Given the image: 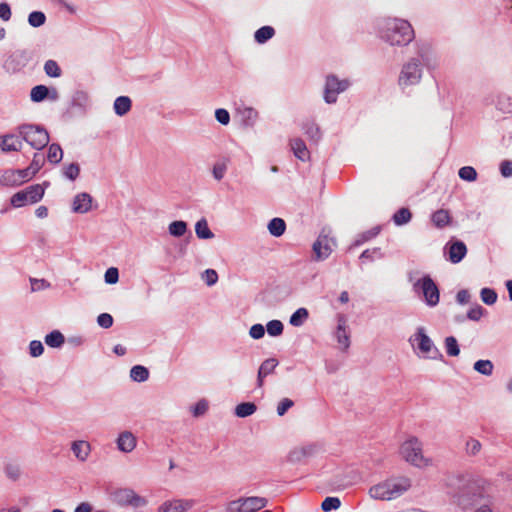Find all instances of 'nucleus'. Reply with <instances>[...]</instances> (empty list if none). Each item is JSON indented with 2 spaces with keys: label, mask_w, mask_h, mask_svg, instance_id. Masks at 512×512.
Returning <instances> with one entry per match:
<instances>
[{
  "label": "nucleus",
  "mask_w": 512,
  "mask_h": 512,
  "mask_svg": "<svg viewBox=\"0 0 512 512\" xmlns=\"http://www.w3.org/2000/svg\"><path fill=\"white\" fill-rule=\"evenodd\" d=\"M438 66L439 59L432 47L427 43H417L416 55L409 57L401 66L398 86L402 90L416 86L422 81L424 68L432 71Z\"/></svg>",
  "instance_id": "f257e3e1"
},
{
  "label": "nucleus",
  "mask_w": 512,
  "mask_h": 512,
  "mask_svg": "<svg viewBox=\"0 0 512 512\" xmlns=\"http://www.w3.org/2000/svg\"><path fill=\"white\" fill-rule=\"evenodd\" d=\"M377 34L382 41L392 47H405L415 38L411 24L401 18L386 17L378 20Z\"/></svg>",
  "instance_id": "f03ea898"
},
{
  "label": "nucleus",
  "mask_w": 512,
  "mask_h": 512,
  "mask_svg": "<svg viewBox=\"0 0 512 512\" xmlns=\"http://www.w3.org/2000/svg\"><path fill=\"white\" fill-rule=\"evenodd\" d=\"M488 486V481L482 477L470 476L464 478L461 486L453 494V502L462 510H468L486 496Z\"/></svg>",
  "instance_id": "7ed1b4c3"
},
{
  "label": "nucleus",
  "mask_w": 512,
  "mask_h": 512,
  "mask_svg": "<svg viewBox=\"0 0 512 512\" xmlns=\"http://www.w3.org/2000/svg\"><path fill=\"white\" fill-rule=\"evenodd\" d=\"M410 486L408 478H391L370 487L369 496L375 500L389 501L401 496Z\"/></svg>",
  "instance_id": "20e7f679"
},
{
  "label": "nucleus",
  "mask_w": 512,
  "mask_h": 512,
  "mask_svg": "<svg viewBox=\"0 0 512 512\" xmlns=\"http://www.w3.org/2000/svg\"><path fill=\"white\" fill-rule=\"evenodd\" d=\"M422 450L423 443L415 436L409 437L400 447V453L406 462L418 468H426L432 465V459L425 457Z\"/></svg>",
  "instance_id": "39448f33"
},
{
  "label": "nucleus",
  "mask_w": 512,
  "mask_h": 512,
  "mask_svg": "<svg viewBox=\"0 0 512 512\" xmlns=\"http://www.w3.org/2000/svg\"><path fill=\"white\" fill-rule=\"evenodd\" d=\"M409 342L417 354L424 358L437 359L441 356L438 348L434 345L431 338L426 334L424 327H418L416 332L410 337Z\"/></svg>",
  "instance_id": "423d86ee"
},
{
  "label": "nucleus",
  "mask_w": 512,
  "mask_h": 512,
  "mask_svg": "<svg viewBox=\"0 0 512 512\" xmlns=\"http://www.w3.org/2000/svg\"><path fill=\"white\" fill-rule=\"evenodd\" d=\"M413 291L423 297L427 306L435 307L438 305L440 292L438 286L429 275H424L422 278L413 282Z\"/></svg>",
  "instance_id": "0eeeda50"
},
{
  "label": "nucleus",
  "mask_w": 512,
  "mask_h": 512,
  "mask_svg": "<svg viewBox=\"0 0 512 512\" xmlns=\"http://www.w3.org/2000/svg\"><path fill=\"white\" fill-rule=\"evenodd\" d=\"M19 134L32 148L41 150L49 143V134L41 126L24 124L19 127Z\"/></svg>",
  "instance_id": "6e6552de"
},
{
  "label": "nucleus",
  "mask_w": 512,
  "mask_h": 512,
  "mask_svg": "<svg viewBox=\"0 0 512 512\" xmlns=\"http://www.w3.org/2000/svg\"><path fill=\"white\" fill-rule=\"evenodd\" d=\"M267 504L268 500L264 497H240L228 502L226 512H257L265 508Z\"/></svg>",
  "instance_id": "1a4fd4ad"
},
{
  "label": "nucleus",
  "mask_w": 512,
  "mask_h": 512,
  "mask_svg": "<svg viewBox=\"0 0 512 512\" xmlns=\"http://www.w3.org/2000/svg\"><path fill=\"white\" fill-rule=\"evenodd\" d=\"M44 187L40 184L28 186L24 190L15 193L11 197V205L19 208L26 204H33L40 201L44 196Z\"/></svg>",
  "instance_id": "9d476101"
},
{
  "label": "nucleus",
  "mask_w": 512,
  "mask_h": 512,
  "mask_svg": "<svg viewBox=\"0 0 512 512\" xmlns=\"http://www.w3.org/2000/svg\"><path fill=\"white\" fill-rule=\"evenodd\" d=\"M350 86L347 79H339L335 75H328L325 80L323 98L327 104L337 102L338 95L345 92Z\"/></svg>",
  "instance_id": "9b49d317"
},
{
  "label": "nucleus",
  "mask_w": 512,
  "mask_h": 512,
  "mask_svg": "<svg viewBox=\"0 0 512 512\" xmlns=\"http://www.w3.org/2000/svg\"><path fill=\"white\" fill-rule=\"evenodd\" d=\"M333 337L337 341L338 347L341 351H348L351 345V334L347 317L344 314L337 315V326L333 332Z\"/></svg>",
  "instance_id": "f8f14e48"
},
{
  "label": "nucleus",
  "mask_w": 512,
  "mask_h": 512,
  "mask_svg": "<svg viewBox=\"0 0 512 512\" xmlns=\"http://www.w3.org/2000/svg\"><path fill=\"white\" fill-rule=\"evenodd\" d=\"M335 246L336 243L332 237L321 233L312 246L314 260L324 261L331 255Z\"/></svg>",
  "instance_id": "ddd939ff"
},
{
  "label": "nucleus",
  "mask_w": 512,
  "mask_h": 512,
  "mask_svg": "<svg viewBox=\"0 0 512 512\" xmlns=\"http://www.w3.org/2000/svg\"><path fill=\"white\" fill-rule=\"evenodd\" d=\"M30 60V53L27 50L13 52L4 62L3 68L9 73L20 71Z\"/></svg>",
  "instance_id": "4468645a"
},
{
  "label": "nucleus",
  "mask_w": 512,
  "mask_h": 512,
  "mask_svg": "<svg viewBox=\"0 0 512 512\" xmlns=\"http://www.w3.org/2000/svg\"><path fill=\"white\" fill-rule=\"evenodd\" d=\"M322 451V447L318 443H309L301 447L293 449L289 453V461L293 463L302 462L303 460L313 457Z\"/></svg>",
  "instance_id": "2eb2a0df"
},
{
  "label": "nucleus",
  "mask_w": 512,
  "mask_h": 512,
  "mask_svg": "<svg viewBox=\"0 0 512 512\" xmlns=\"http://www.w3.org/2000/svg\"><path fill=\"white\" fill-rule=\"evenodd\" d=\"M194 504L192 499H169L158 507L157 512H187Z\"/></svg>",
  "instance_id": "dca6fc26"
},
{
  "label": "nucleus",
  "mask_w": 512,
  "mask_h": 512,
  "mask_svg": "<svg viewBox=\"0 0 512 512\" xmlns=\"http://www.w3.org/2000/svg\"><path fill=\"white\" fill-rule=\"evenodd\" d=\"M115 442L117 449L123 453H130L137 446V438L130 431H123L119 433Z\"/></svg>",
  "instance_id": "f3484780"
},
{
  "label": "nucleus",
  "mask_w": 512,
  "mask_h": 512,
  "mask_svg": "<svg viewBox=\"0 0 512 512\" xmlns=\"http://www.w3.org/2000/svg\"><path fill=\"white\" fill-rule=\"evenodd\" d=\"M484 104H493L498 111L504 114L512 113V96L505 93H499L495 99L485 98Z\"/></svg>",
  "instance_id": "a211bd4d"
},
{
  "label": "nucleus",
  "mask_w": 512,
  "mask_h": 512,
  "mask_svg": "<svg viewBox=\"0 0 512 512\" xmlns=\"http://www.w3.org/2000/svg\"><path fill=\"white\" fill-rule=\"evenodd\" d=\"M91 101L88 92L76 90L71 95L70 106L77 111L84 113L90 107Z\"/></svg>",
  "instance_id": "6ab92c4d"
},
{
  "label": "nucleus",
  "mask_w": 512,
  "mask_h": 512,
  "mask_svg": "<svg viewBox=\"0 0 512 512\" xmlns=\"http://www.w3.org/2000/svg\"><path fill=\"white\" fill-rule=\"evenodd\" d=\"M71 451L79 462H86L91 454L92 447L88 441L75 440L71 443Z\"/></svg>",
  "instance_id": "aec40b11"
},
{
  "label": "nucleus",
  "mask_w": 512,
  "mask_h": 512,
  "mask_svg": "<svg viewBox=\"0 0 512 512\" xmlns=\"http://www.w3.org/2000/svg\"><path fill=\"white\" fill-rule=\"evenodd\" d=\"M92 197L90 194L82 192L77 194L72 203V210L75 213L84 214L92 208Z\"/></svg>",
  "instance_id": "412c9836"
},
{
  "label": "nucleus",
  "mask_w": 512,
  "mask_h": 512,
  "mask_svg": "<svg viewBox=\"0 0 512 512\" xmlns=\"http://www.w3.org/2000/svg\"><path fill=\"white\" fill-rule=\"evenodd\" d=\"M448 247V253H449V260L457 264L463 260V258L467 254V247L464 242L462 241H454L447 244Z\"/></svg>",
  "instance_id": "4be33fe9"
},
{
  "label": "nucleus",
  "mask_w": 512,
  "mask_h": 512,
  "mask_svg": "<svg viewBox=\"0 0 512 512\" xmlns=\"http://www.w3.org/2000/svg\"><path fill=\"white\" fill-rule=\"evenodd\" d=\"M238 116L243 127L252 128L257 123L259 114L252 107H242L238 109Z\"/></svg>",
  "instance_id": "5701e85b"
},
{
  "label": "nucleus",
  "mask_w": 512,
  "mask_h": 512,
  "mask_svg": "<svg viewBox=\"0 0 512 512\" xmlns=\"http://www.w3.org/2000/svg\"><path fill=\"white\" fill-rule=\"evenodd\" d=\"M0 148L3 152L20 151L22 148V140L20 137L13 134L0 136Z\"/></svg>",
  "instance_id": "b1692460"
},
{
  "label": "nucleus",
  "mask_w": 512,
  "mask_h": 512,
  "mask_svg": "<svg viewBox=\"0 0 512 512\" xmlns=\"http://www.w3.org/2000/svg\"><path fill=\"white\" fill-rule=\"evenodd\" d=\"M278 366V361L275 358H268L262 362L259 367L257 375V386L262 387L264 378L269 374L273 373L275 368Z\"/></svg>",
  "instance_id": "393cba45"
},
{
  "label": "nucleus",
  "mask_w": 512,
  "mask_h": 512,
  "mask_svg": "<svg viewBox=\"0 0 512 512\" xmlns=\"http://www.w3.org/2000/svg\"><path fill=\"white\" fill-rule=\"evenodd\" d=\"M132 107V101L128 96H119L115 99L113 109L116 115L122 117L126 115Z\"/></svg>",
  "instance_id": "a878e982"
},
{
  "label": "nucleus",
  "mask_w": 512,
  "mask_h": 512,
  "mask_svg": "<svg viewBox=\"0 0 512 512\" xmlns=\"http://www.w3.org/2000/svg\"><path fill=\"white\" fill-rule=\"evenodd\" d=\"M290 145L295 157L299 160L306 161L309 159V151L303 140L299 138L293 139L291 140Z\"/></svg>",
  "instance_id": "bb28decb"
},
{
  "label": "nucleus",
  "mask_w": 512,
  "mask_h": 512,
  "mask_svg": "<svg viewBox=\"0 0 512 512\" xmlns=\"http://www.w3.org/2000/svg\"><path fill=\"white\" fill-rule=\"evenodd\" d=\"M268 231L274 237H280L286 230V223L282 218L275 217L268 223Z\"/></svg>",
  "instance_id": "cd10ccee"
},
{
  "label": "nucleus",
  "mask_w": 512,
  "mask_h": 512,
  "mask_svg": "<svg viewBox=\"0 0 512 512\" xmlns=\"http://www.w3.org/2000/svg\"><path fill=\"white\" fill-rule=\"evenodd\" d=\"M431 220L437 228H444L450 223L451 217L447 210L439 209L432 214Z\"/></svg>",
  "instance_id": "c85d7f7f"
},
{
  "label": "nucleus",
  "mask_w": 512,
  "mask_h": 512,
  "mask_svg": "<svg viewBox=\"0 0 512 512\" xmlns=\"http://www.w3.org/2000/svg\"><path fill=\"white\" fill-rule=\"evenodd\" d=\"M195 233L199 239H211L214 237L213 232L208 226V222L205 218H201L195 224Z\"/></svg>",
  "instance_id": "c756f323"
},
{
  "label": "nucleus",
  "mask_w": 512,
  "mask_h": 512,
  "mask_svg": "<svg viewBox=\"0 0 512 512\" xmlns=\"http://www.w3.org/2000/svg\"><path fill=\"white\" fill-rule=\"evenodd\" d=\"M275 35V29L272 26H262L254 33V40L258 44H264Z\"/></svg>",
  "instance_id": "7c9ffc66"
},
{
  "label": "nucleus",
  "mask_w": 512,
  "mask_h": 512,
  "mask_svg": "<svg viewBox=\"0 0 512 512\" xmlns=\"http://www.w3.org/2000/svg\"><path fill=\"white\" fill-rule=\"evenodd\" d=\"M482 449V444L479 440L473 437H468L465 441L464 452L469 457H475L479 455Z\"/></svg>",
  "instance_id": "2f4dec72"
},
{
  "label": "nucleus",
  "mask_w": 512,
  "mask_h": 512,
  "mask_svg": "<svg viewBox=\"0 0 512 512\" xmlns=\"http://www.w3.org/2000/svg\"><path fill=\"white\" fill-rule=\"evenodd\" d=\"M130 378L135 382H145L149 378V370L142 365H135L130 369Z\"/></svg>",
  "instance_id": "473e14b6"
},
{
  "label": "nucleus",
  "mask_w": 512,
  "mask_h": 512,
  "mask_svg": "<svg viewBox=\"0 0 512 512\" xmlns=\"http://www.w3.org/2000/svg\"><path fill=\"white\" fill-rule=\"evenodd\" d=\"M257 406L253 402H243L236 406L235 415L239 418H245L254 414Z\"/></svg>",
  "instance_id": "72a5a7b5"
},
{
  "label": "nucleus",
  "mask_w": 512,
  "mask_h": 512,
  "mask_svg": "<svg viewBox=\"0 0 512 512\" xmlns=\"http://www.w3.org/2000/svg\"><path fill=\"white\" fill-rule=\"evenodd\" d=\"M49 95V88L45 85H36L30 91L32 102L39 103L45 100Z\"/></svg>",
  "instance_id": "f704fd0d"
},
{
  "label": "nucleus",
  "mask_w": 512,
  "mask_h": 512,
  "mask_svg": "<svg viewBox=\"0 0 512 512\" xmlns=\"http://www.w3.org/2000/svg\"><path fill=\"white\" fill-rule=\"evenodd\" d=\"M64 342L65 338L58 330H54L45 336V343L51 348H59Z\"/></svg>",
  "instance_id": "c9c22d12"
},
{
  "label": "nucleus",
  "mask_w": 512,
  "mask_h": 512,
  "mask_svg": "<svg viewBox=\"0 0 512 512\" xmlns=\"http://www.w3.org/2000/svg\"><path fill=\"white\" fill-rule=\"evenodd\" d=\"M0 185L6 187H14L20 185V180L18 179L16 173L12 169L5 170L0 177Z\"/></svg>",
  "instance_id": "e433bc0d"
},
{
  "label": "nucleus",
  "mask_w": 512,
  "mask_h": 512,
  "mask_svg": "<svg viewBox=\"0 0 512 512\" xmlns=\"http://www.w3.org/2000/svg\"><path fill=\"white\" fill-rule=\"evenodd\" d=\"M309 313L306 308H298L290 317L289 323L294 327H300L308 319Z\"/></svg>",
  "instance_id": "4c0bfd02"
},
{
  "label": "nucleus",
  "mask_w": 512,
  "mask_h": 512,
  "mask_svg": "<svg viewBox=\"0 0 512 512\" xmlns=\"http://www.w3.org/2000/svg\"><path fill=\"white\" fill-rule=\"evenodd\" d=\"M168 232L173 237H182L187 232V223L182 220H176L169 224Z\"/></svg>",
  "instance_id": "58836bf2"
},
{
  "label": "nucleus",
  "mask_w": 512,
  "mask_h": 512,
  "mask_svg": "<svg viewBox=\"0 0 512 512\" xmlns=\"http://www.w3.org/2000/svg\"><path fill=\"white\" fill-rule=\"evenodd\" d=\"M473 368L479 374L490 376L493 373L494 365L490 360H478L474 363Z\"/></svg>",
  "instance_id": "ea45409f"
},
{
  "label": "nucleus",
  "mask_w": 512,
  "mask_h": 512,
  "mask_svg": "<svg viewBox=\"0 0 512 512\" xmlns=\"http://www.w3.org/2000/svg\"><path fill=\"white\" fill-rule=\"evenodd\" d=\"M380 227L379 226H375L363 233H360L357 238L355 239V242H354V245L355 246H360L362 244H364L365 242H368L369 240L373 239L374 237H376L379 233H380Z\"/></svg>",
  "instance_id": "a19ab883"
},
{
  "label": "nucleus",
  "mask_w": 512,
  "mask_h": 512,
  "mask_svg": "<svg viewBox=\"0 0 512 512\" xmlns=\"http://www.w3.org/2000/svg\"><path fill=\"white\" fill-rule=\"evenodd\" d=\"M63 157V151L59 144L53 143L49 146L47 159L54 164H58Z\"/></svg>",
  "instance_id": "79ce46f5"
},
{
  "label": "nucleus",
  "mask_w": 512,
  "mask_h": 512,
  "mask_svg": "<svg viewBox=\"0 0 512 512\" xmlns=\"http://www.w3.org/2000/svg\"><path fill=\"white\" fill-rule=\"evenodd\" d=\"M412 214L408 208H401L393 215V221L396 225L407 224L411 220Z\"/></svg>",
  "instance_id": "37998d69"
},
{
  "label": "nucleus",
  "mask_w": 512,
  "mask_h": 512,
  "mask_svg": "<svg viewBox=\"0 0 512 512\" xmlns=\"http://www.w3.org/2000/svg\"><path fill=\"white\" fill-rule=\"evenodd\" d=\"M44 71L47 76L52 78H58L61 76L62 71L58 63L55 60H47L44 64Z\"/></svg>",
  "instance_id": "c03bdc74"
},
{
  "label": "nucleus",
  "mask_w": 512,
  "mask_h": 512,
  "mask_svg": "<svg viewBox=\"0 0 512 512\" xmlns=\"http://www.w3.org/2000/svg\"><path fill=\"white\" fill-rule=\"evenodd\" d=\"M46 22V15L41 11H33L28 15V23L34 28L41 27Z\"/></svg>",
  "instance_id": "a18cd8bd"
},
{
  "label": "nucleus",
  "mask_w": 512,
  "mask_h": 512,
  "mask_svg": "<svg viewBox=\"0 0 512 512\" xmlns=\"http://www.w3.org/2000/svg\"><path fill=\"white\" fill-rule=\"evenodd\" d=\"M266 329L270 336L277 337L283 333L284 325L280 320H271L267 323Z\"/></svg>",
  "instance_id": "49530a36"
},
{
  "label": "nucleus",
  "mask_w": 512,
  "mask_h": 512,
  "mask_svg": "<svg viewBox=\"0 0 512 512\" xmlns=\"http://www.w3.org/2000/svg\"><path fill=\"white\" fill-rule=\"evenodd\" d=\"M445 348L446 352L449 356H458L460 354L459 345L457 339L453 336H448L445 338Z\"/></svg>",
  "instance_id": "de8ad7c7"
},
{
  "label": "nucleus",
  "mask_w": 512,
  "mask_h": 512,
  "mask_svg": "<svg viewBox=\"0 0 512 512\" xmlns=\"http://www.w3.org/2000/svg\"><path fill=\"white\" fill-rule=\"evenodd\" d=\"M480 297L483 303L486 305H493L497 301V293L491 288H482L480 291Z\"/></svg>",
  "instance_id": "09e8293b"
},
{
  "label": "nucleus",
  "mask_w": 512,
  "mask_h": 512,
  "mask_svg": "<svg viewBox=\"0 0 512 512\" xmlns=\"http://www.w3.org/2000/svg\"><path fill=\"white\" fill-rule=\"evenodd\" d=\"M459 177L468 182L475 181L477 179V172L472 166H464L459 169Z\"/></svg>",
  "instance_id": "8fccbe9b"
},
{
  "label": "nucleus",
  "mask_w": 512,
  "mask_h": 512,
  "mask_svg": "<svg viewBox=\"0 0 512 512\" xmlns=\"http://www.w3.org/2000/svg\"><path fill=\"white\" fill-rule=\"evenodd\" d=\"M126 496V501L133 507H143L147 504L143 497L135 494L133 491H126Z\"/></svg>",
  "instance_id": "3c124183"
},
{
  "label": "nucleus",
  "mask_w": 512,
  "mask_h": 512,
  "mask_svg": "<svg viewBox=\"0 0 512 512\" xmlns=\"http://www.w3.org/2000/svg\"><path fill=\"white\" fill-rule=\"evenodd\" d=\"M305 134L312 140L317 142L321 137L320 128L315 123H307L304 126Z\"/></svg>",
  "instance_id": "603ef678"
},
{
  "label": "nucleus",
  "mask_w": 512,
  "mask_h": 512,
  "mask_svg": "<svg viewBox=\"0 0 512 512\" xmlns=\"http://www.w3.org/2000/svg\"><path fill=\"white\" fill-rule=\"evenodd\" d=\"M209 408L208 401L206 399L199 400L194 406L191 407V413L194 417L203 416Z\"/></svg>",
  "instance_id": "864d4df0"
},
{
  "label": "nucleus",
  "mask_w": 512,
  "mask_h": 512,
  "mask_svg": "<svg viewBox=\"0 0 512 512\" xmlns=\"http://www.w3.org/2000/svg\"><path fill=\"white\" fill-rule=\"evenodd\" d=\"M340 505L341 501L338 497H326L321 504V508L323 511L328 512L338 509Z\"/></svg>",
  "instance_id": "5fc2aeb1"
},
{
  "label": "nucleus",
  "mask_w": 512,
  "mask_h": 512,
  "mask_svg": "<svg viewBox=\"0 0 512 512\" xmlns=\"http://www.w3.org/2000/svg\"><path fill=\"white\" fill-rule=\"evenodd\" d=\"M227 172V165L225 162H216L212 167L213 178L221 181Z\"/></svg>",
  "instance_id": "6e6d98bb"
},
{
  "label": "nucleus",
  "mask_w": 512,
  "mask_h": 512,
  "mask_svg": "<svg viewBox=\"0 0 512 512\" xmlns=\"http://www.w3.org/2000/svg\"><path fill=\"white\" fill-rule=\"evenodd\" d=\"M80 173V167L77 163H71L64 167L63 174L66 178L71 181H74Z\"/></svg>",
  "instance_id": "4d7b16f0"
},
{
  "label": "nucleus",
  "mask_w": 512,
  "mask_h": 512,
  "mask_svg": "<svg viewBox=\"0 0 512 512\" xmlns=\"http://www.w3.org/2000/svg\"><path fill=\"white\" fill-rule=\"evenodd\" d=\"M202 279L208 286H213L218 281V274L214 269H206L202 274Z\"/></svg>",
  "instance_id": "13d9d810"
},
{
  "label": "nucleus",
  "mask_w": 512,
  "mask_h": 512,
  "mask_svg": "<svg viewBox=\"0 0 512 512\" xmlns=\"http://www.w3.org/2000/svg\"><path fill=\"white\" fill-rule=\"evenodd\" d=\"M44 352V346L41 341L33 340L29 344V353L32 357H39Z\"/></svg>",
  "instance_id": "bf43d9fd"
},
{
  "label": "nucleus",
  "mask_w": 512,
  "mask_h": 512,
  "mask_svg": "<svg viewBox=\"0 0 512 512\" xmlns=\"http://www.w3.org/2000/svg\"><path fill=\"white\" fill-rule=\"evenodd\" d=\"M45 158L42 154L35 153L33 156L32 163L30 164V169L36 174L44 165Z\"/></svg>",
  "instance_id": "052dcab7"
},
{
  "label": "nucleus",
  "mask_w": 512,
  "mask_h": 512,
  "mask_svg": "<svg viewBox=\"0 0 512 512\" xmlns=\"http://www.w3.org/2000/svg\"><path fill=\"white\" fill-rule=\"evenodd\" d=\"M216 120L222 125H228L230 123V114L224 108L216 109L215 111Z\"/></svg>",
  "instance_id": "680f3d73"
},
{
  "label": "nucleus",
  "mask_w": 512,
  "mask_h": 512,
  "mask_svg": "<svg viewBox=\"0 0 512 512\" xmlns=\"http://www.w3.org/2000/svg\"><path fill=\"white\" fill-rule=\"evenodd\" d=\"M5 473L8 478L17 480L21 474L20 467L17 464H7L5 466Z\"/></svg>",
  "instance_id": "e2e57ef3"
},
{
  "label": "nucleus",
  "mask_w": 512,
  "mask_h": 512,
  "mask_svg": "<svg viewBox=\"0 0 512 512\" xmlns=\"http://www.w3.org/2000/svg\"><path fill=\"white\" fill-rule=\"evenodd\" d=\"M14 172L16 173L18 179L20 180V185L23 184L24 182L32 179V177L35 175L33 173V171L30 169V167H27L25 169L14 170Z\"/></svg>",
  "instance_id": "0e129e2a"
},
{
  "label": "nucleus",
  "mask_w": 512,
  "mask_h": 512,
  "mask_svg": "<svg viewBox=\"0 0 512 512\" xmlns=\"http://www.w3.org/2000/svg\"><path fill=\"white\" fill-rule=\"evenodd\" d=\"M97 324L104 329H108L113 325V317L108 313H101L97 317Z\"/></svg>",
  "instance_id": "69168bd1"
},
{
  "label": "nucleus",
  "mask_w": 512,
  "mask_h": 512,
  "mask_svg": "<svg viewBox=\"0 0 512 512\" xmlns=\"http://www.w3.org/2000/svg\"><path fill=\"white\" fill-rule=\"evenodd\" d=\"M484 311L483 307L477 304L469 309L467 312V318L472 321H478L483 316Z\"/></svg>",
  "instance_id": "338daca9"
},
{
  "label": "nucleus",
  "mask_w": 512,
  "mask_h": 512,
  "mask_svg": "<svg viewBox=\"0 0 512 512\" xmlns=\"http://www.w3.org/2000/svg\"><path fill=\"white\" fill-rule=\"evenodd\" d=\"M294 402L289 398H283L277 406V414L283 416L292 406Z\"/></svg>",
  "instance_id": "774afa93"
}]
</instances>
